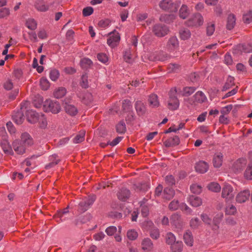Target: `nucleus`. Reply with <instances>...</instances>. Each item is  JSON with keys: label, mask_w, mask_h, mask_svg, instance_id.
I'll return each mask as SVG.
<instances>
[{"label": "nucleus", "mask_w": 252, "mask_h": 252, "mask_svg": "<svg viewBox=\"0 0 252 252\" xmlns=\"http://www.w3.org/2000/svg\"><path fill=\"white\" fill-rule=\"evenodd\" d=\"M184 240L185 243L189 246H192L193 245V239L191 232L188 230L184 235Z\"/></svg>", "instance_id": "nucleus-31"}, {"label": "nucleus", "mask_w": 252, "mask_h": 252, "mask_svg": "<svg viewBox=\"0 0 252 252\" xmlns=\"http://www.w3.org/2000/svg\"><path fill=\"white\" fill-rule=\"evenodd\" d=\"M169 56L165 53H160L157 56H150L149 58L150 60L152 61H155L157 60L160 61H164L167 60L169 58Z\"/></svg>", "instance_id": "nucleus-36"}, {"label": "nucleus", "mask_w": 252, "mask_h": 252, "mask_svg": "<svg viewBox=\"0 0 252 252\" xmlns=\"http://www.w3.org/2000/svg\"><path fill=\"white\" fill-rule=\"evenodd\" d=\"M146 201V199H144L142 201L140 202L141 212L144 217H147L149 214V208L145 205Z\"/></svg>", "instance_id": "nucleus-40"}, {"label": "nucleus", "mask_w": 252, "mask_h": 252, "mask_svg": "<svg viewBox=\"0 0 252 252\" xmlns=\"http://www.w3.org/2000/svg\"><path fill=\"white\" fill-rule=\"evenodd\" d=\"M153 31L156 36L163 37L168 33L169 29L167 26L158 24L154 26Z\"/></svg>", "instance_id": "nucleus-6"}, {"label": "nucleus", "mask_w": 252, "mask_h": 252, "mask_svg": "<svg viewBox=\"0 0 252 252\" xmlns=\"http://www.w3.org/2000/svg\"><path fill=\"white\" fill-rule=\"evenodd\" d=\"M172 252H181L182 249V243L180 241L175 242L171 245Z\"/></svg>", "instance_id": "nucleus-42"}, {"label": "nucleus", "mask_w": 252, "mask_h": 252, "mask_svg": "<svg viewBox=\"0 0 252 252\" xmlns=\"http://www.w3.org/2000/svg\"><path fill=\"white\" fill-rule=\"evenodd\" d=\"M170 220L171 223H172L176 227L180 228L183 225V221L181 217L178 214H174L172 215Z\"/></svg>", "instance_id": "nucleus-22"}, {"label": "nucleus", "mask_w": 252, "mask_h": 252, "mask_svg": "<svg viewBox=\"0 0 252 252\" xmlns=\"http://www.w3.org/2000/svg\"><path fill=\"white\" fill-rule=\"evenodd\" d=\"M44 106L47 111L51 112L54 114L59 113L61 110V106L59 102L51 100H46Z\"/></svg>", "instance_id": "nucleus-5"}, {"label": "nucleus", "mask_w": 252, "mask_h": 252, "mask_svg": "<svg viewBox=\"0 0 252 252\" xmlns=\"http://www.w3.org/2000/svg\"><path fill=\"white\" fill-rule=\"evenodd\" d=\"M175 195L174 190L171 188H166L163 193V198L166 200L172 199Z\"/></svg>", "instance_id": "nucleus-26"}, {"label": "nucleus", "mask_w": 252, "mask_h": 252, "mask_svg": "<svg viewBox=\"0 0 252 252\" xmlns=\"http://www.w3.org/2000/svg\"><path fill=\"white\" fill-rule=\"evenodd\" d=\"M27 148L32 146L33 143V140L31 136L28 133H24L21 135V140L20 141Z\"/></svg>", "instance_id": "nucleus-17"}, {"label": "nucleus", "mask_w": 252, "mask_h": 252, "mask_svg": "<svg viewBox=\"0 0 252 252\" xmlns=\"http://www.w3.org/2000/svg\"><path fill=\"white\" fill-rule=\"evenodd\" d=\"M236 19L233 14H229L227 17L226 28L228 30H231L235 25Z\"/></svg>", "instance_id": "nucleus-32"}, {"label": "nucleus", "mask_w": 252, "mask_h": 252, "mask_svg": "<svg viewBox=\"0 0 252 252\" xmlns=\"http://www.w3.org/2000/svg\"><path fill=\"white\" fill-rule=\"evenodd\" d=\"M135 109L139 115L144 114L146 111V107L141 101H137L135 104Z\"/></svg>", "instance_id": "nucleus-28"}, {"label": "nucleus", "mask_w": 252, "mask_h": 252, "mask_svg": "<svg viewBox=\"0 0 252 252\" xmlns=\"http://www.w3.org/2000/svg\"><path fill=\"white\" fill-rule=\"evenodd\" d=\"M179 47V42L176 36H171L166 44V48L170 52L176 51Z\"/></svg>", "instance_id": "nucleus-7"}, {"label": "nucleus", "mask_w": 252, "mask_h": 252, "mask_svg": "<svg viewBox=\"0 0 252 252\" xmlns=\"http://www.w3.org/2000/svg\"><path fill=\"white\" fill-rule=\"evenodd\" d=\"M60 159L58 158V156L56 155H52L50 157V162L46 165V169H49L56 164H57Z\"/></svg>", "instance_id": "nucleus-34"}, {"label": "nucleus", "mask_w": 252, "mask_h": 252, "mask_svg": "<svg viewBox=\"0 0 252 252\" xmlns=\"http://www.w3.org/2000/svg\"><path fill=\"white\" fill-rule=\"evenodd\" d=\"M138 236L137 232L134 229H129L127 231L126 237L129 240L134 241L136 240Z\"/></svg>", "instance_id": "nucleus-39"}, {"label": "nucleus", "mask_w": 252, "mask_h": 252, "mask_svg": "<svg viewBox=\"0 0 252 252\" xmlns=\"http://www.w3.org/2000/svg\"><path fill=\"white\" fill-rule=\"evenodd\" d=\"M80 63L83 68H87L92 64L93 62L88 58H84L81 60Z\"/></svg>", "instance_id": "nucleus-50"}, {"label": "nucleus", "mask_w": 252, "mask_h": 252, "mask_svg": "<svg viewBox=\"0 0 252 252\" xmlns=\"http://www.w3.org/2000/svg\"><path fill=\"white\" fill-rule=\"evenodd\" d=\"M200 224V221L197 218L192 219L190 221V226L193 228H197Z\"/></svg>", "instance_id": "nucleus-54"}, {"label": "nucleus", "mask_w": 252, "mask_h": 252, "mask_svg": "<svg viewBox=\"0 0 252 252\" xmlns=\"http://www.w3.org/2000/svg\"><path fill=\"white\" fill-rule=\"evenodd\" d=\"M66 93V90L63 87H59L57 89L54 93V95L55 97L60 98L63 97Z\"/></svg>", "instance_id": "nucleus-35"}, {"label": "nucleus", "mask_w": 252, "mask_h": 252, "mask_svg": "<svg viewBox=\"0 0 252 252\" xmlns=\"http://www.w3.org/2000/svg\"><path fill=\"white\" fill-rule=\"evenodd\" d=\"M1 147L4 153L7 155L13 154L12 148L7 140L3 139L1 142Z\"/></svg>", "instance_id": "nucleus-20"}, {"label": "nucleus", "mask_w": 252, "mask_h": 252, "mask_svg": "<svg viewBox=\"0 0 252 252\" xmlns=\"http://www.w3.org/2000/svg\"><path fill=\"white\" fill-rule=\"evenodd\" d=\"M223 217V215L222 213H219L217 214L213 219V225L212 228L213 230H216L219 229V224L221 221Z\"/></svg>", "instance_id": "nucleus-24"}, {"label": "nucleus", "mask_w": 252, "mask_h": 252, "mask_svg": "<svg viewBox=\"0 0 252 252\" xmlns=\"http://www.w3.org/2000/svg\"><path fill=\"white\" fill-rule=\"evenodd\" d=\"M209 168L208 163L204 161H199L196 163L195 166V170L197 172L200 173L206 172Z\"/></svg>", "instance_id": "nucleus-19"}, {"label": "nucleus", "mask_w": 252, "mask_h": 252, "mask_svg": "<svg viewBox=\"0 0 252 252\" xmlns=\"http://www.w3.org/2000/svg\"><path fill=\"white\" fill-rule=\"evenodd\" d=\"M223 159V155L220 152L216 153L213 157V166L215 168H219L220 167L222 163Z\"/></svg>", "instance_id": "nucleus-16"}, {"label": "nucleus", "mask_w": 252, "mask_h": 252, "mask_svg": "<svg viewBox=\"0 0 252 252\" xmlns=\"http://www.w3.org/2000/svg\"><path fill=\"white\" fill-rule=\"evenodd\" d=\"M38 121H39L40 127L44 128L47 126V122L43 116L41 115L40 117H39Z\"/></svg>", "instance_id": "nucleus-57"}, {"label": "nucleus", "mask_w": 252, "mask_h": 252, "mask_svg": "<svg viewBox=\"0 0 252 252\" xmlns=\"http://www.w3.org/2000/svg\"><path fill=\"white\" fill-rule=\"evenodd\" d=\"M95 200L94 196H88L82 199L78 204V211L80 212L86 211Z\"/></svg>", "instance_id": "nucleus-3"}, {"label": "nucleus", "mask_w": 252, "mask_h": 252, "mask_svg": "<svg viewBox=\"0 0 252 252\" xmlns=\"http://www.w3.org/2000/svg\"><path fill=\"white\" fill-rule=\"evenodd\" d=\"M148 102L150 106L153 108L158 107L159 105L158 96L155 94H152L149 96Z\"/></svg>", "instance_id": "nucleus-30"}, {"label": "nucleus", "mask_w": 252, "mask_h": 252, "mask_svg": "<svg viewBox=\"0 0 252 252\" xmlns=\"http://www.w3.org/2000/svg\"><path fill=\"white\" fill-rule=\"evenodd\" d=\"M153 225L154 224L151 220H145L141 224L142 227L146 230H151L152 229L154 228Z\"/></svg>", "instance_id": "nucleus-46"}, {"label": "nucleus", "mask_w": 252, "mask_h": 252, "mask_svg": "<svg viewBox=\"0 0 252 252\" xmlns=\"http://www.w3.org/2000/svg\"><path fill=\"white\" fill-rule=\"evenodd\" d=\"M27 120L31 123H35L38 121L39 115L35 111H28L27 114Z\"/></svg>", "instance_id": "nucleus-21"}, {"label": "nucleus", "mask_w": 252, "mask_h": 252, "mask_svg": "<svg viewBox=\"0 0 252 252\" xmlns=\"http://www.w3.org/2000/svg\"><path fill=\"white\" fill-rule=\"evenodd\" d=\"M215 24H209L207 27V34L208 36L212 35L215 31Z\"/></svg>", "instance_id": "nucleus-64"}, {"label": "nucleus", "mask_w": 252, "mask_h": 252, "mask_svg": "<svg viewBox=\"0 0 252 252\" xmlns=\"http://www.w3.org/2000/svg\"><path fill=\"white\" fill-rule=\"evenodd\" d=\"M243 19L245 23H250L252 21V11H249L244 14Z\"/></svg>", "instance_id": "nucleus-51"}, {"label": "nucleus", "mask_w": 252, "mask_h": 252, "mask_svg": "<svg viewBox=\"0 0 252 252\" xmlns=\"http://www.w3.org/2000/svg\"><path fill=\"white\" fill-rule=\"evenodd\" d=\"M117 229L116 226H110L107 227L105 230V232L109 236L114 235L117 232Z\"/></svg>", "instance_id": "nucleus-58"}, {"label": "nucleus", "mask_w": 252, "mask_h": 252, "mask_svg": "<svg viewBox=\"0 0 252 252\" xmlns=\"http://www.w3.org/2000/svg\"><path fill=\"white\" fill-rule=\"evenodd\" d=\"M203 24L202 16L199 13L193 14L191 17L186 21V25L189 27L200 26Z\"/></svg>", "instance_id": "nucleus-4"}, {"label": "nucleus", "mask_w": 252, "mask_h": 252, "mask_svg": "<svg viewBox=\"0 0 252 252\" xmlns=\"http://www.w3.org/2000/svg\"><path fill=\"white\" fill-rule=\"evenodd\" d=\"M196 88L193 87H185L183 92V96H189L194 92Z\"/></svg>", "instance_id": "nucleus-48"}, {"label": "nucleus", "mask_w": 252, "mask_h": 252, "mask_svg": "<svg viewBox=\"0 0 252 252\" xmlns=\"http://www.w3.org/2000/svg\"><path fill=\"white\" fill-rule=\"evenodd\" d=\"M250 195V191L248 190H244L238 193L236 197V201L238 203H242L247 201Z\"/></svg>", "instance_id": "nucleus-14"}, {"label": "nucleus", "mask_w": 252, "mask_h": 252, "mask_svg": "<svg viewBox=\"0 0 252 252\" xmlns=\"http://www.w3.org/2000/svg\"><path fill=\"white\" fill-rule=\"evenodd\" d=\"M85 132L80 131L73 139V142L74 144H78L83 142L85 139Z\"/></svg>", "instance_id": "nucleus-37"}, {"label": "nucleus", "mask_w": 252, "mask_h": 252, "mask_svg": "<svg viewBox=\"0 0 252 252\" xmlns=\"http://www.w3.org/2000/svg\"><path fill=\"white\" fill-rule=\"evenodd\" d=\"M190 190L193 193L199 194L202 191V187L197 184H193L190 186Z\"/></svg>", "instance_id": "nucleus-52"}, {"label": "nucleus", "mask_w": 252, "mask_h": 252, "mask_svg": "<svg viewBox=\"0 0 252 252\" xmlns=\"http://www.w3.org/2000/svg\"><path fill=\"white\" fill-rule=\"evenodd\" d=\"M208 189L213 192H218L221 190V187L220 185L216 182H212L208 184L207 186Z\"/></svg>", "instance_id": "nucleus-38"}, {"label": "nucleus", "mask_w": 252, "mask_h": 252, "mask_svg": "<svg viewBox=\"0 0 252 252\" xmlns=\"http://www.w3.org/2000/svg\"><path fill=\"white\" fill-rule=\"evenodd\" d=\"M117 131L120 133H124L126 131V126L125 123L123 121H121L116 126Z\"/></svg>", "instance_id": "nucleus-45"}, {"label": "nucleus", "mask_w": 252, "mask_h": 252, "mask_svg": "<svg viewBox=\"0 0 252 252\" xmlns=\"http://www.w3.org/2000/svg\"><path fill=\"white\" fill-rule=\"evenodd\" d=\"M247 164V160L245 158H242L236 161L232 166L235 172L238 173L242 170Z\"/></svg>", "instance_id": "nucleus-12"}, {"label": "nucleus", "mask_w": 252, "mask_h": 252, "mask_svg": "<svg viewBox=\"0 0 252 252\" xmlns=\"http://www.w3.org/2000/svg\"><path fill=\"white\" fill-rule=\"evenodd\" d=\"M179 206L178 201L174 200L170 203L169 205V209L172 211L176 210L178 208Z\"/></svg>", "instance_id": "nucleus-62"}, {"label": "nucleus", "mask_w": 252, "mask_h": 252, "mask_svg": "<svg viewBox=\"0 0 252 252\" xmlns=\"http://www.w3.org/2000/svg\"><path fill=\"white\" fill-rule=\"evenodd\" d=\"M120 40V36L118 32H113L109 34L107 39V44L111 47H114L117 45Z\"/></svg>", "instance_id": "nucleus-9"}, {"label": "nucleus", "mask_w": 252, "mask_h": 252, "mask_svg": "<svg viewBox=\"0 0 252 252\" xmlns=\"http://www.w3.org/2000/svg\"><path fill=\"white\" fill-rule=\"evenodd\" d=\"M244 177L248 180H252V163L249 164L244 173Z\"/></svg>", "instance_id": "nucleus-43"}, {"label": "nucleus", "mask_w": 252, "mask_h": 252, "mask_svg": "<svg viewBox=\"0 0 252 252\" xmlns=\"http://www.w3.org/2000/svg\"><path fill=\"white\" fill-rule=\"evenodd\" d=\"M59 76V72L57 70L54 69L52 70L50 73V78L53 81H56Z\"/></svg>", "instance_id": "nucleus-55"}, {"label": "nucleus", "mask_w": 252, "mask_h": 252, "mask_svg": "<svg viewBox=\"0 0 252 252\" xmlns=\"http://www.w3.org/2000/svg\"><path fill=\"white\" fill-rule=\"evenodd\" d=\"M166 183L169 186H172L175 183V180L172 175H168L165 178Z\"/></svg>", "instance_id": "nucleus-63"}, {"label": "nucleus", "mask_w": 252, "mask_h": 252, "mask_svg": "<svg viewBox=\"0 0 252 252\" xmlns=\"http://www.w3.org/2000/svg\"><path fill=\"white\" fill-rule=\"evenodd\" d=\"M28 102H25L22 104L21 110L15 113L13 116V120L17 125H20L23 123L24 120V116L22 109H24L25 105H28Z\"/></svg>", "instance_id": "nucleus-10"}, {"label": "nucleus", "mask_w": 252, "mask_h": 252, "mask_svg": "<svg viewBox=\"0 0 252 252\" xmlns=\"http://www.w3.org/2000/svg\"><path fill=\"white\" fill-rule=\"evenodd\" d=\"M130 195V191L126 188H122L117 193V196L119 200L125 201L129 198Z\"/></svg>", "instance_id": "nucleus-18"}, {"label": "nucleus", "mask_w": 252, "mask_h": 252, "mask_svg": "<svg viewBox=\"0 0 252 252\" xmlns=\"http://www.w3.org/2000/svg\"><path fill=\"white\" fill-rule=\"evenodd\" d=\"M36 9L39 11L44 12L49 9V5L41 0H37L35 4Z\"/></svg>", "instance_id": "nucleus-25"}, {"label": "nucleus", "mask_w": 252, "mask_h": 252, "mask_svg": "<svg viewBox=\"0 0 252 252\" xmlns=\"http://www.w3.org/2000/svg\"><path fill=\"white\" fill-rule=\"evenodd\" d=\"M150 235L152 239H157L159 236L158 229L156 227L153 228L150 230Z\"/></svg>", "instance_id": "nucleus-53"}, {"label": "nucleus", "mask_w": 252, "mask_h": 252, "mask_svg": "<svg viewBox=\"0 0 252 252\" xmlns=\"http://www.w3.org/2000/svg\"><path fill=\"white\" fill-rule=\"evenodd\" d=\"M12 146L14 150L17 154L23 155L26 152L27 147L20 141H15Z\"/></svg>", "instance_id": "nucleus-11"}, {"label": "nucleus", "mask_w": 252, "mask_h": 252, "mask_svg": "<svg viewBox=\"0 0 252 252\" xmlns=\"http://www.w3.org/2000/svg\"><path fill=\"white\" fill-rule=\"evenodd\" d=\"M166 242L168 245H172L176 242V238L174 235L171 233H167L166 236Z\"/></svg>", "instance_id": "nucleus-44"}, {"label": "nucleus", "mask_w": 252, "mask_h": 252, "mask_svg": "<svg viewBox=\"0 0 252 252\" xmlns=\"http://www.w3.org/2000/svg\"><path fill=\"white\" fill-rule=\"evenodd\" d=\"M179 36L182 40H187L190 37L191 32L189 29L183 28L179 31Z\"/></svg>", "instance_id": "nucleus-29"}, {"label": "nucleus", "mask_w": 252, "mask_h": 252, "mask_svg": "<svg viewBox=\"0 0 252 252\" xmlns=\"http://www.w3.org/2000/svg\"><path fill=\"white\" fill-rule=\"evenodd\" d=\"M26 26L30 30H34L36 28L37 24L33 19H29L27 21Z\"/></svg>", "instance_id": "nucleus-47"}, {"label": "nucleus", "mask_w": 252, "mask_h": 252, "mask_svg": "<svg viewBox=\"0 0 252 252\" xmlns=\"http://www.w3.org/2000/svg\"><path fill=\"white\" fill-rule=\"evenodd\" d=\"M236 211L235 207L232 205H228L225 209V213L227 215H233Z\"/></svg>", "instance_id": "nucleus-56"}, {"label": "nucleus", "mask_w": 252, "mask_h": 252, "mask_svg": "<svg viewBox=\"0 0 252 252\" xmlns=\"http://www.w3.org/2000/svg\"><path fill=\"white\" fill-rule=\"evenodd\" d=\"M189 14V11L188 6L186 5H183L179 10V16L180 18L185 19Z\"/></svg>", "instance_id": "nucleus-33"}, {"label": "nucleus", "mask_w": 252, "mask_h": 252, "mask_svg": "<svg viewBox=\"0 0 252 252\" xmlns=\"http://www.w3.org/2000/svg\"><path fill=\"white\" fill-rule=\"evenodd\" d=\"M153 248V243L150 238H145L142 240L141 248L145 252H151Z\"/></svg>", "instance_id": "nucleus-13"}, {"label": "nucleus", "mask_w": 252, "mask_h": 252, "mask_svg": "<svg viewBox=\"0 0 252 252\" xmlns=\"http://www.w3.org/2000/svg\"><path fill=\"white\" fill-rule=\"evenodd\" d=\"M234 79L233 77L228 76L224 86L223 87L222 91H226L233 86L234 84Z\"/></svg>", "instance_id": "nucleus-41"}, {"label": "nucleus", "mask_w": 252, "mask_h": 252, "mask_svg": "<svg viewBox=\"0 0 252 252\" xmlns=\"http://www.w3.org/2000/svg\"><path fill=\"white\" fill-rule=\"evenodd\" d=\"M159 6L163 10L174 11L177 10L176 5L171 0H162Z\"/></svg>", "instance_id": "nucleus-8"}, {"label": "nucleus", "mask_w": 252, "mask_h": 252, "mask_svg": "<svg viewBox=\"0 0 252 252\" xmlns=\"http://www.w3.org/2000/svg\"><path fill=\"white\" fill-rule=\"evenodd\" d=\"M188 201L189 203L193 207H198L202 204L201 199L194 195L190 196L189 198Z\"/></svg>", "instance_id": "nucleus-27"}, {"label": "nucleus", "mask_w": 252, "mask_h": 252, "mask_svg": "<svg viewBox=\"0 0 252 252\" xmlns=\"http://www.w3.org/2000/svg\"><path fill=\"white\" fill-rule=\"evenodd\" d=\"M97 58L98 61L102 63H106L108 60L107 56L104 53H99L97 55Z\"/></svg>", "instance_id": "nucleus-59"}, {"label": "nucleus", "mask_w": 252, "mask_h": 252, "mask_svg": "<svg viewBox=\"0 0 252 252\" xmlns=\"http://www.w3.org/2000/svg\"><path fill=\"white\" fill-rule=\"evenodd\" d=\"M132 107L131 102L128 99H125L122 102V108L124 111H128Z\"/></svg>", "instance_id": "nucleus-49"}, {"label": "nucleus", "mask_w": 252, "mask_h": 252, "mask_svg": "<svg viewBox=\"0 0 252 252\" xmlns=\"http://www.w3.org/2000/svg\"><path fill=\"white\" fill-rule=\"evenodd\" d=\"M177 90L176 88L170 90L169 92V97L166 101V106L171 110L177 109L180 105V102L177 98Z\"/></svg>", "instance_id": "nucleus-1"}, {"label": "nucleus", "mask_w": 252, "mask_h": 252, "mask_svg": "<svg viewBox=\"0 0 252 252\" xmlns=\"http://www.w3.org/2000/svg\"><path fill=\"white\" fill-rule=\"evenodd\" d=\"M64 104V109L67 113L71 116H74L77 113V108L74 105L71 104L68 100H65Z\"/></svg>", "instance_id": "nucleus-15"}, {"label": "nucleus", "mask_w": 252, "mask_h": 252, "mask_svg": "<svg viewBox=\"0 0 252 252\" xmlns=\"http://www.w3.org/2000/svg\"><path fill=\"white\" fill-rule=\"evenodd\" d=\"M13 79H8L4 84V88L7 90H11L13 87Z\"/></svg>", "instance_id": "nucleus-61"}, {"label": "nucleus", "mask_w": 252, "mask_h": 252, "mask_svg": "<svg viewBox=\"0 0 252 252\" xmlns=\"http://www.w3.org/2000/svg\"><path fill=\"white\" fill-rule=\"evenodd\" d=\"M221 197L227 201L231 200L234 197L233 187L229 184L225 183L222 188Z\"/></svg>", "instance_id": "nucleus-2"}, {"label": "nucleus", "mask_w": 252, "mask_h": 252, "mask_svg": "<svg viewBox=\"0 0 252 252\" xmlns=\"http://www.w3.org/2000/svg\"><path fill=\"white\" fill-rule=\"evenodd\" d=\"M194 101L193 102H197L199 103H203L207 100V97L204 94L201 92L198 91L193 95Z\"/></svg>", "instance_id": "nucleus-23"}, {"label": "nucleus", "mask_w": 252, "mask_h": 252, "mask_svg": "<svg viewBox=\"0 0 252 252\" xmlns=\"http://www.w3.org/2000/svg\"><path fill=\"white\" fill-rule=\"evenodd\" d=\"M40 86L42 90H47L49 87V83L45 78H41L40 80Z\"/></svg>", "instance_id": "nucleus-60"}]
</instances>
